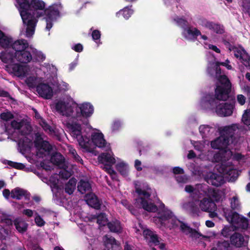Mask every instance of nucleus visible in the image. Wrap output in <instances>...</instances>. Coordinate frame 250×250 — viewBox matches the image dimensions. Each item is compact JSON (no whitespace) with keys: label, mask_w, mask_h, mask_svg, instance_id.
Instances as JSON below:
<instances>
[{"label":"nucleus","mask_w":250,"mask_h":250,"mask_svg":"<svg viewBox=\"0 0 250 250\" xmlns=\"http://www.w3.org/2000/svg\"><path fill=\"white\" fill-rule=\"evenodd\" d=\"M160 218L163 220H169L173 216L171 211L169 210H163L159 213Z\"/></svg>","instance_id":"79ce46f5"},{"label":"nucleus","mask_w":250,"mask_h":250,"mask_svg":"<svg viewBox=\"0 0 250 250\" xmlns=\"http://www.w3.org/2000/svg\"><path fill=\"white\" fill-rule=\"evenodd\" d=\"M220 62H216L215 65V71L216 74L215 77L216 78L217 81L215 83V87H217V85H219V83H224V81L223 80H225V79L228 80L229 83H230L229 80L228 78V77L225 75H221V68L220 67Z\"/></svg>","instance_id":"393cba45"},{"label":"nucleus","mask_w":250,"mask_h":250,"mask_svg":"<svg viewBox=\"0 0 250 250\" xmlns=\"http://www.w3.org/2000/svg\"><path fill=\"white\" fill-rule=\"evenodd\" d=\"M242 121L243 123L247 125H250V109L245 111L242 118Z\"/></svg>","instance_id":"a18cd8bd"},{"label":"nucleus","mask_w":250,"mask_h":250,"mask_svg":"<svg viewBox=\"0 0 250 250\" xmlns=\"http://www.w3.org/2000/svg\"><path fill=\"white\" fill-rule=\"evenodd\" d=\"M56 109L57 111L63 116L70 117L73 116V108L68 103L59 101L56 104Z\"/></svg>","instance_id":"dca6fc26"},{"label":"nucleus","mask_w":250,"mask_h":250,"mask_svg":"<svg viewBox=\"0 0 250 250\" xmlns=\"http://www.w3.org/2000/svg\"><path fill=\"white\" fill-rule=\"evenodd\" d=\"M45 3L42 0H31L30 1L29 12L30 13L31 18L29 16L28 20L33 19L32 24L29 25L26 24L25 35L27 38H30L35 33V27L38 21V18L43 16V11L45 10Z\"/></svg>","instance_id":"39448f33"},{"label":"nucleus","mask_w":250,"mask_h":250,"mask_svg":"<svg viewBox=\"0 0 250 250\" xmlns=\"http://www.w3.org/2000/svg\"><path fill=\"white\" fill-rule=\"evenodd\" d=\"M18 149L25 156L29 154L32 149V144L27 138L20 139L18 142Z\"/></svg>","instance_id":"f3484780"},{"label":"nucleus","mask_w":250,"mask_h":250,"mask_svg":"<svg viewBox=\"0 0 250 250\" xmlns=\"http://www.w3.org/2000/svg\"><path fill=\"white\" fill-rule=\"evenodd\" d=\"M224 83L220 82L219 85L214 88V93H209L202 100V104L207 105L211 110L215 109L216 114L220 117H227L231 115L235 107V99L231 98L229 102L220 103V101H227L229 98L231 90V83L225 79Z\"/></svg>","instance_id":"f257e3e1"},{"label":"nucleus","mask_w":250,"mask_h":250,"mask_svg":"<svg viewBox=\"0 0 250 250\" xmlns=\"http://www.w3.org/2000/svg\"><path fill=\"white\" fill-rule=\"evenodd\" d=\"M70 128L72 133L76 137L80 146L85 149L87 151L91 152V150L88 147L90 139L89 137L82 134L81 125L79 124H73L71 125Z\"/></svg>","instance_id":"9d476101"},{"label":"nucleus","mask_w":250,"mask_h":250,"mask_svg":"<svg viewBox=\"0 0 250 250\" xmlns=\"http://www.w3.org/2000/svg\"><path fill=\"white\" fill-rule=\"evenodd\" d=\"M0 118L4 121H9L14 118V115L10 112H2L0 115Z\"/></svg>","instance_id":"864d4df0"},{"label":"nucleus","mask_w":250,"mask_h":250,"mask_svg":"<svg viewBox=\"0 0 250 250\" xmlns=\"http://www.w3.org/2000/svg\"><path fill=\"white\" fill-rule=\"evenodd\" d=\"M217 170L229 181H234L238 177L239 173L232 163L229 161L222 162L216 166Z\"/></svg>","instance_id":"6e6552de"},{"label":"nucleus","mask_w":250,"mask_h":250,"mask_svg":"<svg viewBox=\"0 0 250 250\" xmlns=\"http://www.w3.org/2000/svg\"><path fill=\"white\" fill-rule=\"evenodd\" d=\"M229 247V243L227 241H219L210 250H227Z\"/></svg>","instance_id":"473e14b6"},{"label":"nucleus","mask_w":250,"mask_h":250,"mask_svg":"<svg viewBox=\"0 0 250 250\" xmlns=\"http://www.w3.org/2000/svg\"><path fill=\"white\" fill-rule=\"evenodd\" d=\"M249 226L248 220L245 218L242 217L241 220L239 221L238 224H236L237 227L240 228L242 229H246L248 228Z\"/></svg>","instance_id":"603ef678"},{"label":"nucleus","mask_w":250,"mask_h":250,"mask_svg":"<svg viewBox=\"0 0 250 250\" xmlns=\"http://www.w3.org/2000/svg\"><path fill=\"white\" fill-rule=\"evenodd\" d=\"M78 190L82 194L85 193L86 191H89L91 187L89 182L84 180H81L78 184Z\"/></svg>","instance_id":"bb28decb"},{"label":"nucleus","mask_w":250,"mask_h":250,"mask_svg":"<svg viewBox=\"0 0 250 250\" xmlns=\"http://www.w3.org/2000/svg\"><path fill=\"white\" fill-rule=\"evenodd\" d=\"M136 192L139 196V197L136 199L137 206L148 212H155L157 210V206L146 200L149 198L151 194V189L148 186L142 188L136 187Z\"/></svg>","instance_id":"0eeeda50"},{"label":"nucleus","mask_w":250,"mask_h":250,"mask_svg":"<svg viewBox=\"0 0 250 250\" xmlns=\"http://www.w3.org/2000/svg\"><path fill=\"white\" fill-rule=\"evenodd\" d=\"M50 159H51V157H50ZM50 162H42L41 163L40 165L41 167H42L43 169H44L45 170H51L52 168V167L49 165V164H52L54 165L52 162L51 160H50Z\"/></svg>","instance_id":"052dcab7"},{"label":"nucleus","mask_w":250,"mask_h":250,"mask_svg":"<svg viewBox=\"0 0 250 250\" xmlns=\"http://www.w3.org/2000/svg\"><path fill=\"white\" fill-rule=\"evenodd\" d=\"M183 208L185 209L188 210L193 213H196L198 211V208L193 202H188L183 204Z\"/></svg>","instance_id":"4c0bfd02"},{"label":"nucleus","mask_w":250,"mask_h":250,"mask_svg":"<svg viewBox=\"0 0 250 250\" xmlns=\"http://www.w3.org/2000/svg\"><path fill=\"white\" fill-rule=\"evenodd\" d=\"M91 140L92 143L98 147L105 148L104 152H102L98 156H114L111 148L108 146H106V142L104 139L102 133L94 132L91 136Z\"/></svg>","instance_id":"1a4fd4ad"},{"label":"nucleus","mask_w":250,"mask_h":250,"mask_svg":"<svg viewBox=\"0 0 250 250\" xmlns=\"http://www.w3.org/2000/svg\"><path fill=\"white\" fill-rule=\"evenodd\" d=\"M31 53L35 58V59L38 61H43L45 59V56L44 54L40 51L37 50L36 49L32 47Z\"/></svg>","instance_id":"58836bf2"},{"label":"nucleus","mask_w":250,"mask_h":250,"mask_svg":"<svg viewBox=\"0 0 250 250\" xmlns=\"http://www.w3.org/2000/svg\"><path fill=\"white\" fill-rule=\"evenodd\" d=\"M42 133H35L33 144L35 148V156H63L58 152L57 146L47 140H44Z\"/></svg>","instance_id":"20e7f679"},{"label":"nucleus","mask_w":250,"mask_h":250,"mask_svg":"<svg viewBox=\"0 0 250 250\" xmlns=\"http://www.w3.org/2000/svg\"><path fill=\"white\" fill-rule=\"evenodd\" d=\"M103 241L105 247L108 250H120V243L111 236L106 235L103 237Z\"/></svg>","instance_id":"aec40b11"},{"label":"nucleus","mask_w":250,"mask_h":250,"mask_svg":"<svg viewBox=\"0 0 250 250\" xmlns=\"http://www.w3.org/2000/svg\"><path fill=\"white\" fill-rule=\"evenodd\" d=\"M227 218L229 221L234 225H236L242 217H240L237 212H234L229 214Z\"/></svg>","instance_id":"e433bc0d"},{"label":"nucleus","mask_w":250,"mask_h":250,"mask_svg":"<svg viewBox=\"0 0 250 250\" xmlns=\"http://www.w3.org/2000/svg\"><path fill=\"white\" fill-rule=\"evenodd\" d=\"M3 163L7 164L13 167L20 169H23L25 167V165L22 163H16L11 161L4 160Z\"/></svg>","instance_id":"c03bdc74"},{"label":"nucleus","mask_w":250,"mask_h":250,"mask_svg":"<svg viewBox=\"0 0 250 250\" xmlns=\"http://www.w3.org/2000/svg\"><path fill=\"white\" fill-rule=\"evenodd\" d=\"M179 26L186 30V27L188 26V21L183 18H177L175 20Z\"/></svg>","instance_id":"4d7b16f0"},{"label":"nucleus","mask_w":250,"mask_h":250,"mask_svg":"<svg viewBox=\"0 0 250 250\" xmlns=\"http://www.w3.org/2000/svg\"><path fill=\"white\" fill-rule=\"evenodd\" d=\"M92 37L93 40H99L101 37V33L98 30H94L92 33Z\"/></svg>","instance_id":"0e129e2a"},{"label":"nucleus","mask_w":250,"mask_h":250,"mask_svg":"<svg viewBox=\"0 0 250 250\" xmlns=\"http://www.w3.org/2000/svg\"><path fill=\"white\" fill-rule=\"evenodd\" d=\"M36 91L40 96L45 99H51L53 95L52 87L46 83H41L36 87Z\"/></svg>","instance_id":"2eb2a0df"},{"label":"nucleus","mask_w":250,"mask_h":250,"mask_svg":"<svg viewBox=\"0 0 250 250\" xmlns=\"http://www.w3.org/2000/svg\"><path fill=\"white\" fill-rule=\"evenodd\" d=\"M72 49L77 52H81L83 50V46L81 43H77L74 45Z\"/></svg>","instance_id":"69168bd1"},{"label":"nucleus","mask_w":250,"mask_h":250,"mask_svg":"<svg viewBox=\"0 0 250 250\" xmlns=\"http://www.w3.org/2000/svg\"><path fill=\"white\" fill-rule=\"evenodd\" d=\"M239 132V126L237 124H232L230 125L224 126L220 130V135L210 142L212 148L218 149L222 156H244L240 153H236L234 155L232 152L228 147L229 144L236 145L240 140L238 134ZM213 156H220L214 155Z\"/></svg>","instance_id":"f03ea898"},{"label":"nucleus","mask_w":250,"mask_h":250,"mask_svg":"<svg viewBox=\"0 0 250 250\" xmlns=\"http://www.w3.org/2000/svg\"><path fill=\"white\" fill-rule=\"evenodd\" d=\"M243 7L244 11L250 15V0L244 1L243 2Z\"/></svg>","instance_id":"680f3d73"},{"label":"nucleus","mask_w":250,"mask_h":250,"mask_svg":"<svg viewBox=\"0 0 250 250\" xmlns=\"http://www.w3.org/2000/svg\"><path fill=\"white\" fill-rule=\"evenodd\" d=\"M51 161L54 165L63 169L59 173L60 177L64 179H67L70 177L71 172L66 170L68 167L69 163L64 157H51Z\"/></svg>","instance_id":"f8f14e48"},{"label":"nucleus","mask_w":250,"mask_h":250,"mask_svg":"<svg viewBox=\"0 0 250 250\" xmlns=\"http://www.w3.org/2000/svg\"><path fill=\"white\" fill-rule=\"evenodd\" d=\"M185 190L194 197L198 194V193L202 194L201 192H203L204 195L208 196L209 198H204L200 201L199 206L201 210L207 212H211L216 210V205L211 199L212 198L216 200L217 193L213 189L209 188L206 185H198L196 188H194L191 185H187Z\"/></svg>","instance_id":"7ed1b4c3"},{"label":"nucleus","mask_w":250,"mask_h":250,"mask_svg":"<svg viewBox=\"0 0 250 250\" xmlns=\"http://www.w3.org/2000/svg\"><path fill=\"white\" fill-rule=\"evenodd\" d=\"M182 231L186 234H189V236L192 238H199L201 236L198 232L196 231L195 229L190 228L187 225H182Z\"/></svg>","instance_id":"a878e982"},{"label":"nucleus","mask_w":250,"mask_h":250,"mask_svg":"<svg viewBox=\"0 0 250 250\" xmlns=\"http://www.w3.org/2000/svg\"><path fill=\"white\" fill-rule=\"evenodd\" d=\"M230 239L231 244L238 248L245 246L248 243V238L245 239L241 234L237 232L232 234Z\"/></svg>","instance_id":"412c9836"},{"label":"nucleus","mask_w":250,"mask_h":250,"mask_svg":"<svg viewBox=\"0 0 250 250\" xmlns=\"http://www.w3.org/2000/svg\"><path fill=\"white\" fill-rule=\"evenodd\" d=\"M169 220H170V223L173 226L180 227L181 230L182 225H186L183 222H181L180 220L177 219L175 217H173V216Z\"/></svg>","instance_id":"6e6d98bb"},{"label":"nucleus","mask_w":250,"mask_h":250,"mask_svg":"<svg viewBox=\"0 0 250 250\" xmlns=\"http://www.w3.org/2000/svg\"><path fill=\"white\" fill-rule=\"evenodd\" d=\"M175 178L178 183H186L188 180L186 175H178L175 177Z\"/></svg>","instance_id":"e2e57ef3"},{"label":"nucleus","mask_w":250,"mask_h":250,"mask_svg":"<svg viewBox=\"0 0 250 250\" xmlns=\"http://www.w3.org/2000/svg\"><path fill=\"white\" fill-rule=\"evenodd\" d=\"M97 222L100 225L104 226L107 223V218L104 213H101L97 217Z\"/></svg>","instance_id":"3c124183"},{"label":"nucleus","mask_w":250,"mask_h":250,"mask_svg":"<svg viewBox=\"0 0 250 250\" xmlns=\"http://www.w3.org/2000/svg\"><path fill=\"white\" fill-rule=\"evenodd\" d=\"M230 207L232 209H238L240 208V204L237 197L234 196L230 200Z\"/></svg>","instance_id":"8fccbe9b"},{"label":"nucleus","mask_w":250,"mask_h":250,"mask_svg":"<svg viewBox=\"0 0 250 250\" xmlns=\"http://www.w3.org/2000/svg\"><path fill=\"white\" fill-rule=\"evenodd\" d=\"M133 13V11L128 7H125L123 10H120L117 13V15L119 17L122 15L125 19H128Z\"/></svg>","instance_id":"ea45409f"},{"label":"nucleus","mask_w":250,"mask_h":250,"mask_svg":"<svg viewBox=\"0 0 250 250\" xmlns=\"http://www.w3.org/2000/svg\"><path fill=\"white\" fill-rule=\"evenodd\" d=\"M62 6L60 2L54 3L45 8L43 11V16L45 15L46 18L56 20L60 16V9H62Z\"/></svg>","instance_id":"4468645a"},{"label":"nucleus","mask_w":250,"mask_h":250,"mask_svg":"<svg viewBox=\"0 0 250 250\" xmlns=\"http://www.w3.org/2000/svg\"><path fill=\"white\" fill-rule=\"evenodd\" d=\"M14 42L12 38L6 36L3 33V35L0 38V47L4 49L12 48L13 49Z\"/></svg>","instance_id":"b1692460"},{"label":"nucleus","mask_w":250,"mask_h":250,"mask_svg":"<svg viewBox=\"0 0 250 250\" xmlns=\"http://www.w3.org/2000/svg\"><path fill=\"white\" fill-rule=\"evenodd\" d=\"M116 168L121 174L125 175L127 174V166L126 164L123 162H121L116 165Z\"/></svg>","instance_id":"37998d69"},{"label":"nucleus","mask_w":250,"mask_h":250,"mask_svg":"<svg viewBox=\"0 0 250 250\" xmlns=\"http://www.w3.org/2000/svg\"><path fill=\"white\" fill-rule=\"evenodd\" d=\"M41 125L45 132L49 134H55V130L44 121L42 122Z\"/></svg>","instance_id":"de8ad7c7"},{"label":"nucleus","mask_w":250,"mask_h":250,"mask_svg":"<svg viewBox=\"0 0 250 250\" xmlns=\"http://www.w3.org/2000/svg\"><path fill=\"white\" fill-rule=\"evenodd\" d=\"M35 214L36 215V217L35 218V222L36 225L39 227H42V226H44L45 224V222L43 220V219L36 211H35Z\"/></svg>","instance_id":"5fc2aeb1"},{"label":"nucleus","mask_w":250,"mask_h":250,"mask_svg":"<svg viewBox=\"0 0 250 250\" xmlns=\"http://www.w3.org/2000/svg\"><path fill=\"white\" fill-rule=\"evenodd\" d=\"M17 4L18 5L19 10L20 13V15L22 20L23 24L25 27L26 24H28L31 26L33 19L28 20L29 16H30V13L29 12L30 8V2L29 0H16Z\"/></svg>","instance_id":"9b49d317"},{"label":"nucleus","mask_w":250,"mask_h":250,"mask_svg":"<svg viewBox=\"0 0 250 250\" xmlns=\"http://www.w3.org/2000/svg\"><path fill=\"white\" fill-rule=\"evenodd\" d=\"M107 226L110 230L113 232H120L122 228L119 221L116 220L107 223Z\"/></svg>","instance_id":"f704fd0d"},{"label":"nucleus","mask_w":250,"mask_h":250,"mask_svg":"<svg viewBox=\"0 0 250 250\" xmlns=\"http://www.w3.org/2000/svg\"><path fill=\"white\" fill-rule=\"evenodd\" d=\"M14 74L18 77H24L26 74L25 67L20 64H15L12 67Z\"/></svg>","instance_id":"7c9ffc66"},{"label":"nucleus","mask_w":250,"mask_h":250,"mask_svg":"<svg viewBox=\"0 0 250 250\" xmlns=\"http://www.w3.org/2000/svg\"><path fill=\"white\" fill-rule=\"evenodd\" d=\"M232 51L234 53V56L236 58H239L240 59H242L244 55L247 53L244 48L242 47L241 49H238L236 46H235V48Z\"/></svg>","instance_id":"a19ab883"},{"label":"nucleus","mask_w":250,"mask_h":250,"mask_svg":"<svg viewBox=\"0 0 250 250\" xmlns=\"http://www.w3.org/2000/svg\"><path fill=\"white\" fill-rule=\"evenodd\" d=\"M223 42L224 44L226 46V47L227 48H228L230 52L233 49H234V48H235V46L232 45L230 42L227 40H223Z\"/></svg>","instance_id":"338daca9"},{"label":"nucleus","mask_w":250,"mask_h":250,"mask_svg":"<svg viewBox=\"0 0 250 250\" xmlns=\"http://www.w3.org/2000/svg\"><path fill=\"white\" fill-rule=\"evenodd\" d=\"M85 201L89 206L95 209H99L100 208L101 203L97 197L93 193L86 194L85 196Z\"/></svg>","instance_id":"4be33fe9"},{"label":"nucleus","mask_w":250,"mask_h":250,"mask_svg":"<svg viewBox=\"0 0 250 250\" xmlns=\"http://www.w3.org/2000/svg\"><path fill=\"white\" fill-rule=\"evenodd\" d=\"M26 83L28 86L31 88L37 87V78L34 76H30L28 77L26 81Z\"/></svg>","instance_id":"49530a36"},{"label":"nucleus","mask_w":250,"mask_h":250,"mask_svg":"<svg viewBox=\"0 0 250 250\" xmlns=\"http://www.w3.org/2000/svg\"><path fill=\"white\" fill-rule=\"evenodd\" d=\"M241 60H242V62L243 63L244 65L246 67H249V68H250V56L248 53L244 55V57L242 58Z\"/></svg>","instance_id":"13d9d810"},{"label":"nucleus","mask_w":250,"mask_h":250,"mask_svg":"<svg viewBox=\"0 0 250 250\" xmlns=\"http://www.w3.org/2000/svg\"><path fill=\"white\" fill-rule=\"evenodd\" d=\"M224 178L220 174L209 172L206 178L208 183L213 186L218 187L223 184L224 182Z\"/></svg>","instance_id":"a211bd4d"},{"label":"nucleus","mask_w":250,"mask_h":250,"mask_svg":"<svg viewBox=\"0 0 250 250\" xmlns=\"http://www.w3.org/2000/svg\"><path fill=\"white\" fill-rule=\"evenodd\" d=\"M77 180L75 178L70 179L65 184L64 187L65 192L69 195L72 194L76 188Z\"/></svg>","instance_id":"cd10ccee"},{"label":"nucleus","mask_w":250,"mask_h":250,"mask_svg":"<svg viewBox=\"0 0 250 250\" xmlns=\"http://www.w3.org/2000/svg\"><path fill=\"white\" fill-rule=\"evenodd\" d=\"M237 101L241 105H244L246 102V98L245 97L242 95L239 94L237 95Z\"/></svg>","instance_id":"774afa93"},{"label":"nucleus","mask_w":250,"mask_h":250,"mask_svg":"<svg viewBox=\"0 0 250 250\" xmlns=\"http://www.w3.org/2000/svg\"><path fill=\"white\" fill-rule=\"evenodd\" d=\"M25 190L21 188H17L11 191V197L12 198L20 200L25 195Z\"/></svg>","instance_id":"72a5a7b5"},{"label":"nucleus","mask_w":250,"mask_h":250,"mask_svg":"<svg viewBox=\"0 0 250 250\" xmlns=\"http://www.w3.org/2000/svg\"><path fill=\"white\" fill-rule=\"evenodd\" d=\"M137 145L138 146L139 155H142L146 154V152L148 150L149 148L148 144L146 142H144L140 141L137 142Z\"/></svg>","instance_id":"c9c22d12"},{"label":"nucleus","mask_w":250,"mask_h":250,"mask_svg":"<svg viewBox=\"0 0 250 250\" xmlns=\"http://www.w3.org/2000/svg\"><path fill=\"white\" fill-rule=\"evenodd\" d=\"M23 125V122L22 121L17 122L16 120H13L11 122L10 127L16 129H21ZM10 126L9 125H7L5 124L4 125L3 129H4V131L7 134H9V129L8 127Z\"/></svg>","instance_id":"2f4dec72"},{"label":"nucleus","mask_w":250,"mask_h":250,"mask_svg":"<svg viewBox=\"0 0 250 250\" xmlns=\"http://www.w3.org/2000/svg\"><path fill=\"white\" fill-rule=\"evenodd\" d=\"M186 31L188 35H192L194 37L201 35L200 31L196 28H193L192 29L191 27H188L186 29Z\"/></svg>","instance_id":"09e8293b"},{"label":"nucleus","mask_w":250,"mask_h":250,"mask_svg":"<svg viewBox=\"0 0 250 250\" xmlns=\"http://www.w3.org/2000/svg\"><path fill=\"white\" fill-rule=\"evenodd\" d=\"M77 118L83 117L85 118L90 117L94 112L93 106L89 103H84L80 104L76 108Z\"/></svg>","instance_id":"ddd939ff"},{"label":"nucleus","mask_w":250,"mask_h":250,"mask_svg":"<svg viewBox=\"0 0 250 250\" xmlns=\"http://www.w3.org/2000/svg\"><path fill=\"white\" fill-rule=\"evenodd\" d=\"M13 45L15 53L10 55L11 60H13L15 59L20 62L23 63H27L32 60V47L29 46L26 40L21 39L15 41Z\"/></svg>","instance_id":"423d86ee"},{"label":"nucleus","mask_w":250,"mask_h":250,"mask_svg":"<svg viewBox=\"0 0 250 250\" xmlns=\"http://www.w3.org/2000/svg\"><path fill=\"white\" fill-rule=\"evenodd\" d=\"M14 225L16 229L20 233H23L27 230L28 224L21 219H16L14 221Z\"/></svg>","instance_id":"c85d7f7f"},{"label":"nucleus","mask_w":250,"mask_h":250,"mask_svg":"<svg viewBox=\"0 0 250 250\" xmlns=\"http://www.w3.org/2000/svg\"><path fill=\"white\" fill-rule=\"evenodd\" d=\"M199 132L204 139L209 137L215 131L214 127L208 125H201L199 128Z\"/></svg>","instance_id":"5701e85b"},{"label":"nucleus","mask_w":250,"mask_h":250,"mask_svg":"<svg viewBox=\"0 0 250 250\" xmlns=\"http://www.w3.org/2000/svg\"><path fill=\"white\" fill-rule=\"evenodd\" d=\"M208 29L218 34H223L225 33V28L223 25L213 21H211Z\"/></svg>","instance_id":"c756f323"},{"label":"nucleus","mask_w":250,"mask_h":250,"mask_svg":"<svg viewBox=\"0 0 250 250\" xmlns=\"http://www.w3.org/2000/svg\"><path fill=\"white\" fill-rule=\"evenodd\" d=\"M98 162L104 165V168L111 175H115V171L112 168L111 165L116 161L114 157H98Z\"/></svg>","instance_id":"6ab92c4d"},{"label":"nucleus","mask_w":250,"mask_h":250,"mask_svg":"<svg viewBox=\"0 0 250 250\" xmlns=\"http://www.w3.org/2000/svg\"><path fill=\"white\" fill-rule=\"evenodd\" d=\"M198 22L200 25L208 29L211 23V21H208L205 19L201 18L198 20Z\"/></svg>","instance_id":"bf43d9fd"}]
</instances>
